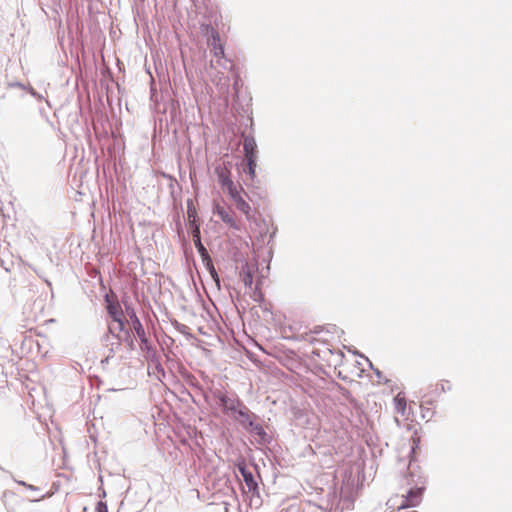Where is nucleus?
Masks as SVG:
<instances>
[{
  "label": "nucleus",
  "mask_w": 512,
  "mask_h": 512,
  "mask_svg": "<svg viewBox=\"0 0 512 512\" xmlns=\"http://www.w3.org/2000/svg\"><path fill=\"white\" fill-rule=\"evenodd\" d=\"M95 512H108L107 504L103 501H99L96 505V511Z\"/></svg>",
  "instance_id": "f3484780"
},
{
  "label": "nucleus",
  "mask_w": 512,
  "mask_h": 512,
  "mask_svg": "<svg viewBox=\"0 0 512 512\" xmlns=\"http://www.w3.org/2000/svg\"><path fill=\"white\" fill-rule=\"evenodd\" d=\"M208 46L216 58L223 59L225 57L224 45L221 42L219 33L214 29L211 30V35L208 38Z\"/></svg>",
  "instance_id": "423d86ee"
},
{
  "label": "nucleus",
  "mask_w": 512,
  "mask_h": 512,
  "mask_svg": "<svg viewBox=\"0 0 512 512\" xmlns=\"http://www.w3.org/2000/svg\"><path fill=\"white\" fill-rule=\"evenodd\" d=\"M231 416L244 426L252 425V415L248 408L243 404L238 408V410H236V414H232Z\"/></svg>",
  "instance_id": "1a4fd4ad"
},
{
  "label": "nucleus",
  "mask_w": 512,
  "mask_h": 512,
  "mask_svg": "<svg viewBox=\"0 0 512 512\" xmlns=\"http://www.w3.org/2000/svg\"><path fill=\"white\" fill-rule=\"evenodd\" d=\"M438 386H440L442 392L451 390V383L448 380H441V382L437 384V387Z\"/></svg>",
  "instance_id": "dca6fc26"
},
{
  "label": "nucleus",
  "mask_w": 512,
  "mask_h": 512,
  "mask_svg": "<svg viewBox=\"0 0 512 512\" xmlns=\"http://www.w3.org/2000/svg\"><path fill=\"white\" fill-rule=\"evenodd\" d=\"M241 474L244 478L245 484L250 491H255L257 489V483L254 480V476L251 472L247 471L245 468H240Z\"/></svg>",
  "instance_id": "f8f14e48"
},
{
  "label": "nucleus",
  "mask_w": 512,
  "mask_h": 512,
  "mask_svg": "<svg viewBox=\"0 0 512 512\" xmlns=\"http://www.w3.org/2000/svg\"><path fill=\"white\" fill-rule=\"evenodd\" d=\"M236 208L241 211L248 219L251 217V206L250 204L243 198H239L234 202Z\"/></svg>",
  "instance_id": "ddd939ff"
},
{
  "label": "nucleus",
  "mask_w": 512,
  "mask_h": 512,
  "mask_svg": "<svg viewBox=\"0 0 512 512\" xmlns=\"http://www.w3.org/2000/svg\"><path fill=\"white\" fill-rule=\"evenodd\" d=\"M215 173L222 188L233 182L231 178L230 163H224L223 165L217 166L215 168Z\"/></svg>",
  "instance_id": "0eeeda50"
},
{
  "label": "nucleus",
  "mask_w": 512,
  "mask_h": 512,
  "mask_svg": "<svg viewBox=\"0 0 512 512\" xmlns=\"http://www.w3.org/2000/svg\"><path fill=\"white\" fill-rule=\"evenodd\" d=\"M241 280L243 281L244 285L246 287H251L253 284V273L251 271V268L248 264H245L242 266L240 274H239Z\"/></svg>",
  "instance_id": "9d476101"
},
{
  "label": "nucleus",
  "mask_w": 512,
  "mask_h": 512,
  "mask_svg": "<svg viewBox=\"0 0 512 512\" xmlns=\"http://www.w3.org/2000/svg\"><path fill=\"white\" fill-rule=\"evenodd\" d=\"M241 197H242L241 192H238L237 194L232 195L230 198L232 199L233 202H235Z\"/></svg>",
  "instance_id": "6ab92c4d"
},
{
  "label": "nucleus",
  "mask_w": 512,
  "mask_h": 512,
  "mask_svg": "<svg viewBox=\"0 0 512 512\" xmlns=\"http://www.w3.org/2000/svg\"><path fill=\"white\" fill-rule=\"evenodd\" d=\"M426 487L424 483L413 487H402L400 493H396L389 498L387 506L392 511H400L403 509L417 507L423 500V493Z\"/></svg>",
  "instance_id": "f03ea898"
},
{
  "label": "nucleus",
  "mask_w": 512,
  "mask_h": 512,
  "mask_svg": "<svg viewBox=\"0 0 512 512\" xmlns=\"http://www.w3.org/2000/svg\"><path fill=\"white\" fill-rule=\"evenodd\" d=\"M244 156L246 161V169L244 171L253 180L256 176L257 167V144L253 137H246L243 144Z\"/></svg>",
  "instance_id": "7ed1b4c3"
},
{
  "label": "nucleus",
  "mask_w": 512,
  "mask_h": 512,
  "mask_svg": "<svg viewBox=\"0 0 512 512\" xmlns=\"http://www.w3.org/2000/svg\"><path fill=\"white\" fill-rule=\"evenodd\" d=\"M187 213H188V217L191 218V217L195 216L196 210H195V208L193 206L188 205Z\"/></svg>",
  "instance_id": "a211bd4d"
},
{
  "label": "nucleus",
  "mask_w": 512,
  "mask_h": 512,
  "mask_svg": "<svg viewBox=\"0 0 512 512\" xmlns=\"http://www.w3.org/2000/svg\"><path fill=\"white\" fill-rule=\"evenodd\" d=\"M394 404V421L398 427L412 432V441L414 446L420 442L418 433V423L415 421L414 412L411 405L408 404L407 398L403 392H399L393 399Z\"/></svg>",
  "instance_id": "f257e3e1"
},
{
  "label": "nucleus",
  "mask_w": 512,
  "mask_h": 512,
  "mask_svg": "<svg viewBox=\"0 0 512 512\" xmlns=\"http://www.w3.org/2000/svg\"><path fill=\"white\" fill-rule=\"evenodd\" d=\"M193 237H194L195 246L197 247V249L200 252V254L203 257H205V256L208 257V252H207L206 248L203 246V244L201 243L200 231H199V229L197 227L193 231Z\"/></svg>",
  "instance_id": "4468645a"
},
{
  "label": "nucleus",
  "mask_w": 512,
  "mask_h": 512,
  "mask_svg": "<svg viewBox=\"0 0 512 512\" xmlns=\"http://www.w3.org/2000/svg\"><path fill=\"white\" fill-rule=\"evenodd\" d=\"M215 213L220 219L234 229H239V225L232 212L227 211L223 206L217 204L215 206Z\"/></svg>",
  "instance_id": "6e6552de"
},
{
  "label": "nucleus",
  "mask_w": 512,
  "mask_h": 512,
  "mask_svg": "<svg viewBox=\"0 0 512 512\" xmlns=\"http://www.w3.org/2000/svg\"><path fill=\"white\" fill-rule=\"evenodd\" d=\"M216 397L219 400L223 412L229 415L236 414V410L243 404L236 396L230 397L219 392Z\"/></svg>",
  "instance_id": "20e7f679"
},
{
  "label": "nucleus",
  "mask_w": 512,
  "mask_h": 512,
  "mask_svg": "<svg viewBox=\"0 0 512 512\" xmlns=\"http://www.w3.org/2000/svg\"><path fill=\"white\" fill-rule=\"evenodd\" d=\"M223 189H225L227 191V193L230 197L232 195L240 192V190L238 189V187L236 186V184L234 182L229 183L227 186L223 187Z\"/></svg>",
  "instance_id": "2eb2a0df"
},
{
  "label": "nucleus",
  "mask_w": 512,
  "mask_h": 512,
  "mask_svg": "<svg viewBox=\"0 0 512 512\" xmlns=\"http://www.w3.org/2000/svg\"><path fill=\"white\" fill-rule=\"evenodd\" d=\"M106 302H107V312L110 315V317L119 324L120 328H123L124 321H123V311L119 304V302L114 299L113 297L107 295L106 296Z\"/></svg>",
  "instance_id": "39448f33"
},
{
  "label": "nucleus",
  "mask_w": 512,
  "mask_h": 512,
  "mask_svg": "<svg viewBox=\"0 0 512 512\" xmlns=\"http://www.w3.org/2000/svg\"><path fill=\"white\" fill-rule=\"evenodd\" d=\"M131 319H132V326H133V329H134L136 335L140 338L142 343H146L147 338H146L145 330L143 328L142 323L140 322V320L138 319V317L135 314L131 317Z\"/></svg>",
  "instance_id": "9b49d317"
}]
</instances>
